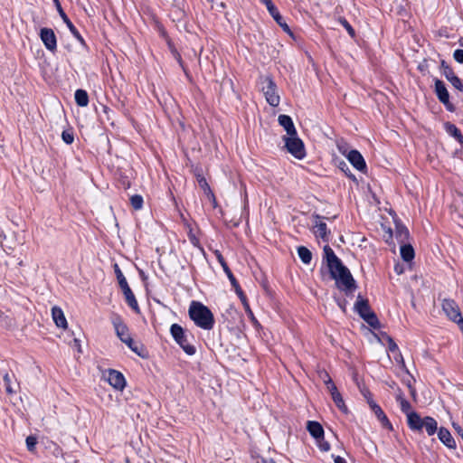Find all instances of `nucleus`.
<instances>
[{"instance_id": "nucleus-36", "label": "nucleus", "mask_w": 463, "mask_h": 463, "mask_svg": "<svg viewBox=\"0 0 463 463\" xmlns=\"http://www.w3.org/2000/svg\"><path fill=\"white\" fill-rule=\"evenodd\" d=\"M338 22L345 28V30L347 31L348 34L354 38L355 36V32L354 30V28L351 26V24L346 21L345 18L344 17H339L338 18Z\"/></svg>"}, {"instance_id": "nucleus-29", "label": "nucleus", "mask_w": 463, "mask_h": 463, "mask_svg": "<svg viewBox=\"0 0 463 463\" xmlns=\"http://www.w3.org/2000/svg\"><path fill=\"white\" fill-rule=\"evenodd\" d=\"M445 129L450 136L454 137L460 143H463V136L460 130L454 124L449 122L446 123Z\"/></svg>"}, {"instance_id": "nucleus-27", "label": "nucleus", "mask_w": 463, "mask_h": 463, "mask_svg": "<svg viewBox=\"0 0 463 463\" xmlns=\"http://www.w3.org/2000/svg\"><path fill=\"white\" fill-rule=\"evenodd\" d=\"M75 101L80 107H86L89 104V95L84 90H77L75 91Z\"/></svg>"}, {"instance_id": "nucleus-9", "label": "nucleus", "mask_w": 463, "mask_h": 463, "mask_svg": "<svg viewBox=\"0 0 463 463\" xmlns=\"http://www.w3.org/2000/svg\"><path fill=\"white\" fill-rule=\"evenodd\" d=\"M441 307L447 317L449 320L457 323L459 326V321L463 319V317L456 301L450 298H444L442 300Z\"/></svg>"}, {"instance_id": "nucleus-26", "label": "nucleus", "mask_w": 463, "mask_h": 463, "mask_svg": "<svg viewBox=\"0 0 463 463\" xmlns=\"http://www.w3.org/2000/svg\"><path fill=\"white\" fill-rule=\"evenodd\" d=\"M423 428L429 436L433 435L438 430V423L432 417H425L423 422Z\"/></svg>"}, {"instance_id": "nucleus-11", "label": "nucleus", "mask_w": 463, "mask_h": 463, "mask_svg": "<svg viewBox=\"0 0 463 463\" xmlns=\"http://www.w3.org/2000/svg\"><path fill=\"white\" fill-rule=\"evenodd\" d=\"M435 93L439 99V100L444 104L446 109L449 111H454L455 107L454 105L449 101V91L444 84V82L440 80H435Z\"/></svg>"}, {"instance_id": "nucleus-24", "label": "nucleus", "mask_w": 463, "mask_h": 463, "mask_svg": "<svg viewBox=\"0 0 463 463\" xmlns=\"http://www.w3.org/2000/svg\"><path fill=\"white\" fill-rule=\"evenodd\" d=\"M307 428L310 435L314 437L316 439L322 438V436H324L323 427L317 421H307Z\"/></svg>"}, {"instance_id": "nucleus-51", "label": "nucleus", "mask_w": 463, "mask_h": 463, "mask_svg": "<svg viewBox=\"0 0 463 463\" xmlns=\"http://www.w3.org/2000/svg\"><path fill=\"white\" fill-rule=\"evenodd\" d=\"M258 463H275V461L273 459L261 458V460L258 461Z\"/></svg>"}, {"instance_id": "nucleus-40", "label": "nucleus", "mask_w": 463, "mask_h": 463, "mask_svg": "<svg viewBox=\"0 0 463 463\" xmlns=\"http://www.w3.org/2000/svg\"><path fill=\"white\" fill-rule=\"evenodd\" d=\"M61 138L68 145L71 144L74 140L73 134L70 131H63L61 134Z\"/></svg>"}, {"instance_id": "nucleus-14", "label": "nucleus", "mask_w": 463, "mask_h": 463, "mask_svg": "<svg viewBox=\"0 0 463 463\" xmlns=\"http://www.w3.org/2000/svg\"><path fill=\"white\" fill-rule=\"evenodd\" d=\"M368 404L382 426L385 429L392 430V426L382 408L373 400H368Z\"/></svg>"}, {"instance_id": "nucleus-5", "label": "nucleus", "mask_w": 463, "mask_h": 463, "mask_svg": "<svg viewBox=\"0 0 463 463\" xmlns=\"http://www.w3.org/2000/svg\"><path fill=\"white\" fill-rule=\"evenodd\" d=\"M285 141V147L287 151L290 153L297 159H303L306 156V150L304 143L297 135L285 136L283 137Z\"/></svg>"}, {"instance_id": "nucleus-28", "label": "nucleus", "mask_w": 463, "mask_h": 463, "mask_svg": "<svg viewBox=\"0 0 463 463\" xmlns=\"http://www.w3.org/2000/svg\"><path fill=\"white\" fill-rule=\"evenodd\" d=\"M395 236L400 243H405L409 239V231L405 226L396 225Z\"/></svg>"}, {"instance_id": "nucleus-4", "label": "nucleus", "mask_w": 463, "mask_h": 463, "mask_svg": "<svg viewBox=\"0 0 463 463\" xmlns=\"http://www.w3.org/2000/svg\"><path fill=\"white\" fill-rule=\"evenodd\" d=\"M112 324L118 338L123 343H125L132 351L139 354L137 347L128 333V328L123 323L122 319L119 317H115L112 319Z\"/></svg>"}, {"instance_id": "nucleus-43", "label": "nucleus", "mask_w": 463, "mask_h": 463, "mask_svg": "<svg viewBox=\"0 0 463 463\" xmlns=\"http://www.w3.org/2000/svg\"><path fill=\"white\" fill-rule=\"evenodd\" d=\"M393 354H394V355H393V359H394V361H395L397 364H401V366H402L403 369H405V363H404V360H403V357H402V355L401 352H400V351H397V352H395V353H393Z\"/></svg>"}, {"instance_id": "nucleus-7", "label": "nucleus", "mask_w": 463, "mask_h": 463, "mask_svg": "<svg viewBox=\"0 0 463 463\" xmlns=\"http://www.w3.org/2000/svg\"><path fill=\"white\" fill-rule=\"evenodd\" d=\"M115 273L117 275L119 287L122 289L124 296L126 298V301L128 302L131 308H133L134 310H138L137 301L133 292L131 291L126 278L124 277L123 273L121 272L120 269L117 264H115Z\"/></svg>"}, {"instance_id": "nucleus-42", "label": "nucleus", "mask_w": 463, "mask_h": 463, "mask_svg": "<svg viewBox=\"0 0 463 463\" xmlns=\"http://www.w3.org/2000/svg\"><path fill=\"white\" fill-rule=\"evenodd\" d=\"M337 148H338V151L346 157V155L348 154V152L350 151L349 150V147L347 146L346 143H344V142H339L337 144Z\"/></svg>"}, {"instance_id": "nucleus-34", "label": "nucleus", "mask_w": 463, "mask_h": 463, "mask_svg": "<svg viewBox=\"0 0 463 463\" xmlns=\"http://www.w3.org/2000/svg\"><path fill=\"white\" fill-rule=\"evenodd\" d=\"M131 206L135 210H140L143 207V198L141 195L135 194L130 197Z\"/></svg>"}, {"instance_id": "nucleus-19", "label": "nucleus", "mask_w": 463, "mask_h": 463, "mask_svg": "<svg viewBox=\"0 0 463 463\" xmlns=\"http://www.w3.org/2000/svg\"><path fill=\"white\" fill-rule=\"evenodd\" d=\"M328 392H330L331 394V397L335 402V404L336 405V407L341 411H343L344 413H347L348 412V409L344 402V399L341 395V393L338 392L337 388L335 385H331L330 389L328 390Z\"/></svg>"}, {"instance_id": "nucleus-2", "label": "nucleus", "mask_w": 463, "mask_h": 463, "mask_svg": "<svg viewBox=\"0 0 463 463\" xmlns=\"http://www.w3.org/2000/svg\"><path fill=\"white\" fill-rule=\"evenodd\" d=\"M188 312L190 318L200 328L204 330H211L213 328V314L206 306L201 302L192 301Z\"/></svg>"}, {"instance_id": "nucleus-8", "label": "nucleus", "mask_w": 463, "mask_h": 463, "mask_svg": "<svg viewBox=\"0 0 463 463\" xmlns=\"http://www.w3.org/2000/svg\"><path fill=\"white\" fill-rule=\"evenodd\" d=\"M102 378L108 382L110 386L118 391H123L126 387V379L124 375L117 370H105L102 373Z\"/></svg>"}, {"instance_id": "nucleus-35", "label": "nucleus", "mask_w": 463, "mask_h": 463, "mask_svg": "<svg viewBox=\"0 0 463 463\" xmlns=\"http://www.w3.org/2000/svg\"><path fill=\"white\" fill-rule=\"evenodd\" d=\"M319 378L324 382V383L326 385L327 390L330 389L331 385H335L328 373L325 370H322L318 373Z\"/></svg>"}, {"instance_id": "nucleus-37", "label": "nucleus", "mask_w": 463, "mask_h": 463, "mask_svg": "<svg viewBox=\"0 0 463 463\" xmlns=\"http://www.w3.org/2000/svg\"><path fill=\"white\" fill-rule=\"evenodd\" d=\"M364 321L368 323L371 326L376 328L379 326V320L376 315L372 312L370 315L364 317Z\"/></svg>"}, {"instance_id": "nucleus-46", "label": "nucleus", "mask_w": 463, "mask_h": 463, "mask_svg": "<svg viewBox=\"0 0 463 463\" xmlns=\"http://www.w3.org/2000/svg\"><path fill=\"white\" fill-rule=\"evenodd\" d=\"M285 32H289L288 25L284 22L283 17L280 15L279 20H275Z\"/></svg>"}, {"instance_id": "nucleus-1", "label": "nucleus", "mask_w": 463, "mask_h": 463, "mask_svg": "<svg viewBox=\"0 0 463 463\" xmlns=\"http://www.w3.org/2000/svg\"><path fill=\"white\" fill-rule=\"evenodd\" d=\"M324 258L331 277L335 280L337 287L346 292L354 289L355 285L351 272L344 266L341 260L335 254L329 245L324 247Z\"/></svg>"}, {"instance_id": "nucleus-32", "label": "nucleus", "mask_w": 463, "mask_h": 463, "mask_svg": "<svg viewBox=\"0 0 463 463\" xmlns=\"http://www.w3.org/2000/svg\"><path fill=\"white\" fill-rule=\"evenodd\" d=\"M267 7L270 15L274 18V20L280 19V14L278 11L277 7L273 5L271 0H260Z\"/></svg>"}, {"instance_id": "nucleus-17", "label": "nucleus", "mask_w": 463, "mask_h": 463, "mask_svg": "<svg viewBox=\"0 0 463 463\" xmlns=\"http://www.w3.org/2000/svg\"><path fill=\"white\" fill-rule=\"evenodd\" d=\"M346 158L358 171H364L366 169L365 161L359 151L354 149L350 150L346 155Z\"/></svg>"}, {"instance_id": "nucleus-3", "label": "nucleus", "mask_w": 463, "mask_h": 463, "mask_svg": "<svg viewBox=\"0 0 463 463\" xmlns=\"http://www.w3.org/2000/svg\"><path fill=\"white\" fill-rule=\"evenodd\" d=\"M259 84L267 102L272 107H277L279 104L280 99L277 93V86L272 79L269 76H261Z\"/></svg>"}, {"instance_id": "nucleus-10", "label": "nucleus", "mask_w": 463, "mask_h": 463, "mask_svg": "<svg viewBox=\"0 0 463 463\" xmlns=\"http://www.w3.org/2000/svg\"><path fill=\"white\" fill-rule=\"evenodd\" d=\"M215 256L219 261V263L221 264V266L222 267L223 269V271L225 272V274L227 275L229 280L231 281V284L232 286L233 287V288L235 289L237 295L240 297V298L241 299V301L246 305V298H245V296L238 283V281L236 280L235 277L233 276L232 272L231 271L230 268L228 267L224 258L222 257V255L221 254L220 251L216 250L215 251Z\"/></svg>"}, {"instance_id": "nucleus-15", "label": "nucleus", "mask_w": 463, "mask_h": 463, "mask_svg": "<svg viewBox=\"0 0 463 463\" xmlns=\"http://www.w3.org/2000/svg\"><path fill=\"white\" fill-rule=\"evenodd\" d=\"M53 2L55 4L56 9H57L60 16L61 17L63 22L66 24V25L68 26L69 30L75 36V38H77L81 43H84L83 38L81 37V35L80 34V33L76 29V27L70 21V19L68 18L67 14L64 13V11H63L61 4H60V1L59 0H53Z\"/></svg>"}, {"instance_id": "nucleus-33", "label": "nucleus", "mask_w": 463, "mask_h": 463, "mask_svg": "<svg viewBox=\"0 0 463 463\" xmlns=\"http://www.w3.org/2000/svg\"><path fill=\"white\" fill-rule=\"evenodd\" d=\"M198 184L200 187L204 191V193L211 198H213V201H215L214 195L213 192L211 191V188L206 181V179L203 176L199 175L198 178Z\"/></svg>"}, {"instance_id": "nucleus-20", "label": "nucleus", "mask_w": 463, "mask_h": 463, "mask_svg": "<svg viewBox=\"0 0 463 463\" xmlns=\"http://www.w3.org/2000/svg\"><path fill=\"white\" fill-rule=\"evenodd\" d=\"M278 121H279V125L281 127H283L284 129L286 130L287 136L297 135V130H296L293 121L289 116L279 115L278 118Z\"/></svg>"}, {"instance_id": "nucleus-25", "label": "nucleus", "mask_w": 463, "mask_h": 463, "mask_svg": "<svg viewBox=\"0 0 463 463\" xmlns=\"http://www.w3.org/2000/svg\"><path fill=\"white\" fill-rule=\"evenodd\" d=\"M401 256L403 260L411 261L414 258V250L411 244L402 243L401 246Z\"/></svg>"}, {"instance_id": "nucleus-49", "label": "nucleus", "mask_w": 463, "mask_h": 463, "mask_svg": "<svg viewBox=\"0 0 463 463\" xmlns=\"http://www.w3.org/2000/svg\"><path fill=\"white\" fill-rule=\"evenodd\" d=\"M335 463H346L345 459L340 456H336L334 458Z\"/></svg>"}, {"instance_id": "nucleus-13", "label": "nucleus", "mask_w": 463, "mask_h": 463, "mask_svg": "<svg viewBox=\"0 0 463 463\" xmlns=\"http://www.w3.org/2000/svg\"><path fill=\"white\" fill-rule=\"evenodd\" d=\"M313 232L317 238H321L324 241H328L329 232H327L326 223L324 218L317 215L315 217Z\"/></svg>"}, {"instance_id": "nucleus-47", "label": "nucleus", "mask_w": 463, "mask_h": 463, "mask_svg": "<svg viewBox=\"0 0 463 463\" xmlns=\"http://www.w3.org/2000/svg\"><path fill=\"white\" fill-rule=\"evenodd\" d=\"M454 430L457 431V433L463 439V430L462 428L458 424V423H453L452 424Z\"/></svg>"}, {"instance_id": "nucleus-23", "label": "nucleus", "mask_w": 463, "mask_h": 463, "mask_svg": "<svg viewBox=\"0 0 463 463\" xmlns=\"http://www.w3.org/2000/svg\"><path fill=\"white\" fill-rule=\"evenodd\" d=\"M52 316L54 323L58 327L66 328L67 327V320L65 318V316L63 314V311L58 307H53L52 308Z\"/></svg>"}, {"instance_id": "nucleus-12", "label": "nucleus", "mask_w": 463, "mask_h": 463, "mask_svg": "<svg viewBox=\"0 0 463 463\" xmlns=\"http://www.w3.org/2000/svg\"><path fill=\"white\" fill-rule=\"evenodd\" d=\"M40 38L47 50L54 52L57 49V39L52 29L42 28L40 32Z\"/></svg>"}, {"instance_id": "nucleus-21", "label": "nucleus", "mask_w": 463, "mask_h": 463, "mask_svg": "<svg viewBox=\"0 0 463 463\" xmlns=\"http://www.w3.org/2000/svg\"><path fill=\"white\" fill-rule=\"evenodd\" d=\"M354 309L363 318L372 313L368 300L363 298L361 296H358L354 304Z\"/></svg>"}, {"instance_id": "nucleus-52", "label": "nucleus", "mask_w": 463, "mask_h": 463, "mask_svg": "<svg viewBox=\"0 0 463 463\" xmlns=\"http://www.w3.org/2000/svg\"><path fill=\"white\" fill-rule=\"evenodd\" d=\"M364 396H365V398L367 399V401H368V400H372V399H371V393H370L369 392H367V393H364Z\"/></svg>"}, {"instance_id": "nucleus-45", "label": "nucleus", "mask_w": 463, "mask_h": 463, "mask_svg": "<svg viewBox=\"0 0 463 463\" xmlns=\"http://www.w3.org/2000/svg\"><path fill=\"white\" fill-rule=\"evenodd\" d=\"M453 57L458 62L463 63V50L457 49L453 53Z\"/></svg>"}, {"instance_id": "nucleus-31", "label": "nucleus", "mask_w": 463, "mask_h": 463, "mask_svg": "<svg viewBox=\"0 0 463 463\" xmlns=\"http://www.w3.org/2000/svg\"><path fill=\"white\" fill-rule=\"evenodd\" d=\"M3 379L6 393L9 395L16 393V389L14 387L13 384V380L14 379V376H11L9 373H5Z\"/></svg>"}, {"instance_id": "nucleus-18", "label": "nucleus", "mask_w": 463, "mask_h": 463, "mask_svg": "<svg viewBox=\"0 0 463 463\" xmlns=\"http://www.w3.org/2000/svg\"><path fill=\"white\" fill-rule=\"evenodd\" d=\"M408 426L411 430L421 431L423 429L424 418H421L416 411L408 413Z\"/></svg>"}, {"instance_id": "nucleus-6", "label": "nucleus", "mask_w": 463, "mask_h": 463, "mask_svg": "<svg viewBox=\"0 0 463 463\" xmlns=\"http://www.w3.org/2000/svg\"><path fill=\"white\" fill-rule=\"evenodd\" d=\"M170 332L175 342L181 346L185 354L188 355H193L195 354V347L188 344L186 335L181 326L178 324H173L171 326Z\"/></svg>"}, {"instance_id": "nucleus-53", "label": "nucleus", "mask_w": 463, "mask_h": 463, "mask_svg": "<svg viewBox=\"0 0 463 463\" xmlns=\"http://www.w3.org/2000/svg\"><path fill=\"white\" fill-rule=\"evenodd\" d=\"M459 328L463 331V319L459 321Z\"/></svg>"}, {"instance_id": "nucleus-38", "label": "nucleus", "mask_w": 463, "mask_h": 463, "mask_svg": "<svg viewBox=\"0 0 463 463\" xmlns=\"http://www.w3.org/2000/svg\"><path fill=\"white\" fill-rule=\"evenodd\" d=\"M317 442L320 450L326 452L330 449V445L326 440H325L324 436H322V438L317 439Z\"/></svg>"}, {"instance_id": "nucleus-16", "label": "nucleus", "mask_w": 463, "mask_h": 463, "mask_svg": "<svg viewBox=\"0 0 463 463\" xmlns=\"http://www.w3.org/2000/svg\"><path fill=\"white\" fill-rule=\"evenodd\" d=\"M441 68L443 70L444 76L451 85L458 90H463V83L461 80L454 74L452 69L444 61L441 62Z\"/></svg>"}, {"instance_id": "nucleus-50", "label": "nucleus", "mask_w": 463, "mask_h": 463, "mask_svg": "<svg viewBox=\"0 0 463 463\" xmlns=\"http://www.w3.org/2000/svg\"><path fill=\"white\" fill-rule=\"evenodd\" d=\"M73 343H74V346L77 347L78 352L80 353L81 349H80V340L74 338Z\"/></svg>"}, {"instance_id": "nucleus-22", "label": "nucleus", "mask_w": 463, "mask_h": 463, "mask_svg": "<svg viewBox=\"0 0 463 463\" xmlns=\"http://www.w3.org/2000/svg\"><path fill=\"white\" fill-rule=\"evenodd\" d=\"M438 436L439 440L448 448L454 449L456 447V442L447 429L440 428L439 430Z\"/></svg>"}, {"instance_id": "nucleus-39", "label": "nucleus", "mask_w": 463, "mask_h": 463, "mask_svg": "<svg viewBox=\"0 0 463 463\" xmlns=\"http://www.w3.org/2000/svg\"><path fill=\"white\" fill-rule=\"evenodd\" d=\"M401 410L406 413L408 416V413L412 412L411 411V403L406 399H402V402H400Z\"/></svg>"}, {"instance_id": "nucleus-44", "label": "nucleus", "mask_w": 463, "mask_h": 463, "mask_svg": "<svg viewBox=\"0 0 463 463\" xmlns=\"http://www.w3.org/2000/svg\"><path fill=\"white\" fill-rule=\"evenodd\" d=\"M26 445L29 450H33L36 445V439L33 436L26 438Z\"/></svg>"}, {"instance_id": "nucleus-41", "label": "nucleus", "mask_w": 463, "mask_h": 463, "mask_svg": "<svg viewBox=\"0 0 463 463\" xmlns=\"http://www.w3.org/2000/svg\"><path fill=\"white\" fill-rule=\"evenodd\" d=\"M386 340L389 345L390 352L395 353V352L399 351L398 345H396V343L393 341V339L391 336L386 335Z\"/></svg>"}, {"instance_id": "nucleus-48", "label": "nucleus", "mask_w": 463, "mask_h": 463, "mask_svg": "<svg viewBox=\"0 0 463 463\" xmlns=\"http://www.w3.org/2000/svg\"><path fill=\"white\" fill-rule=\"evenodd\" d=\"M398 391H399V392L396 395V400L400 403L402 402V399H405V398H404L402 391L400 389H398Z\"/></svg>"}, {"instance_id": "nucleus-54", "label": "nucleus", "mask_w": 463, "mask_h": 463, "mask_svg": "<svg viewBox=\"0 0 463 463\" xmlns=\"http://www.w3.org/2000/svg\"><path fill=\"white\" fill-rule=\"evenodd\" d=\"M349 176L352 177L353 179H355L354 175H349Z\"/></svg>"}, {"instance_id": "nucleus-30", "label": "nucleus", "mask_w": 463, "mask_h": 463, "mask_svg": "<svg viewBox=\"0 0 463 463\" xmlns=\"http://www.w3.org/2000/svg\"><path fill=\"white\" fill-rule=\"evenodd\" d=\"M298 254L300 260L305 264H309L312 260V253L311 251L304 246H299L298 248Z\"/></svg>"}]
</instances>
